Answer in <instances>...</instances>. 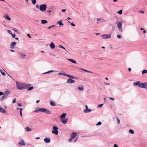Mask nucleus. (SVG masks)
<instances>
[{
  "mask_svg": "<svg viewBox=\"0 0 147 147\" xmlns=\"http://www.w3.org/2000/svg\"><path fill=\"white\" fill-rule=\"evenodd\" d=\"M16 86L18 89L20 90L26 89L28 86H30V84H26L16 81Z\"/></svg>",
  "mask_w": 147,
  "mask_h": 147,
  "instance_id": "1",
  "label": "nucleus"
},
{
  "mask_svg": "<svg viewBox=\"0 0 147 147\" xmlns=\"http://www.w3.org/2000/svg\"><path fill=\"white\" fill-rule=\"evenodd\" d=\"M133 84L134 86L138 85L140 88H144L146 89H147V82L142 83L140 81H138L134 82Z\"/></svg>",
  "mask_w": 147,
  "mask_h": 147,
  "instance_id": "2",
  "label": "nucleus"
},
{
  "mask_svg": "<svg viewBox=\"0 0 147 147\" xmlns=\"http://www.w3.org/2000/svg\"><path fill=\"white\" fill-rule=\"evenodd\" d=\"M38 111L42 112L47 114H50L51 113V112L46 109L38 107L36 108L35 110L34 111V112L36 113Z\"/></svg>",
  "mask_w": 147,
  "mask_h": 147,
  "instance_id": "3",
  "label": "nucleus"
},
{
  "mask_svg": "<svg viewBox=\"0 0 147 147\" xmlns=\"http://www.w3.org/2000/svg\"><path fill=\"white\" fill-rule=\"evenodd\" d=\"M53 130L52 131V133L56 135H58V128L57 126H54L53 127Z\"/></svg>",
  "mask_w": 147,
  "mask_h": 147,
  "instance_id": "4",
  "label": "nucleus"
},
{
  "mask_svg": "<svg viewBox=\"0 0 147 147\" xmlns=\"http://www.w3.org/2000/svg\"><path fill=\"white\" fill-rule=\"evenodd\" d=\"M47 7V5L45 4H43L40 6V9L42 11H44L46 10Z\"/></svg>",
  "mask_w": 147,
  "mask_h": 147,
  "instance_id": "5",
  "label": "nucleus"
},
{
  "mask_svg": "<svg viewBox=\"0 0 147 147\" xmlns=\"http://www.w3.org/2000/svg\"><path fill=\"white\" fill-rule=\"evenodd\" d=\"M122 22V21L121 20L117 23V27L119 28V30L121 32H122V25L121 24Z\"/></svg>",
  "mask_w": 147,
  "mask_h": 147,
  "instance_id": "6",
  "label": "nucleus"
},
{
  "mask_svg": "<svg viewBox=\"0 0 147 147\" xmlns=\"http://www.w3.org/2000/svg\"><path fill=\"white\" fill-rule=\"evenodd\" d=\"M102 38L105 39H107L110 38L111 37V35L109 34H103L102 35Z\"/></svg>",
  "mask_w": 147,
  "mask_h": 147,
  "instance_id": "7",
  "label": "nucleus"
},
{
  "mask_svg": "<svg viewBox=\"0 0 147 147\" xmlns=\"http://www.w3.org/2000/svg\"><path fill=\"white\" fill-rule=\"evenodd\" d=\"M18 143L19 144L22 146H25V142L22 139L20 140Z\"/></svg>",
  "mask_w": 147,
  "mask_h": 147,
  "instance_id": "8",
  "label": "nucleus"
},
{
  "mask_svg": "<svg viewBox=\"0 0 147 147\" xmlns=\"http://www.w3.org/2000/svg\"><path fill=\"white\" fill-rule=\"evenodd\" d=\"M17 43L16 42H11L10 45V48L12 49H13L15 46L16 45Z\"/></svg>",
  "mask_w": 147,
  "mask_h": 147,
  "instance_id": "9",
  "label": "nucleus"
},
{
  "mask_svg": "<svg viewBox=\"0 0 147 147\" xmlns=\"http://www.w3.org/2000/svg\"><path fill=\"white\" fill-rule=\"evenodd\" d=\"M75 82V81L70 78L68 79L67 81V83L68 84H72Z\"/></svg>",
  "mask_w": 147,
  "mask_h": 147,
  "instance_id": "10",
  "label": "nucleus"
},
{
  "mask_svg": "<svg viewBox=\"0 0 147 147\" xmlns=\"http://www.w3.org/2000/svg\"><path fill=\"white\" fill-rule=\"evenodd\" d=\"M61 122L63 124H66L67 121L68 119H67L65 118L63 119H61Z\"/></svg>",
  "mask_w": 147,
  "mask_h": 147,
  "instance_id": "11",
  "label": "nucleus"
},
{
  "mask_svg": "<svg viewBox=\"0 0 147 147\" xmlns=\"http://www.w3.org/2000/svg\"><path fill=\"white\" fill-rule=\"evenodd\" d=\"M19 54L21 57V58L22 59H24L26 56V55L23 53H20Z\"/></svg>",
  "mask_w": 147,
  "mask_h": 147,
  "instance_id": "12",
  "label": "nucleus"
},
{
  "mask_svg": "<svg viewBox=\"0 0 147 147\" xmlns=\"http://www.w3.org/2000/svg\"><path fill=\"white\" fill-rule=\"evenodd\" d=\"M76 135H77L76 133L75 132H73L71 134V137L72 138H74L76 136Z\"/></svg>",
  "mask_w": 147,
  "mask_h": 147,
  "instance_id": "13",
  "label": "nucleus"
},
{
  "mask_svg": "<svg viewBox=\"0 0 147 147\" xmlns=\"http://www.w3.org/2000/svg\"><path fill=\"white\" fill-rule=\"evenodd\" d=\"M0 112L3 113H5L6 112V111L4 109L0 107Z\"/></svg>",
  "mask_w": 147,
  "mask_h": 147,
  "instance_id": "14",
  "label": "nucleus"
},
{
  "mask_svg": "<svg viewBox=\"0 0 147 147\" xmlns=\"http://www.w3.org/2000/svg\"><path fill=\"white\" fill-rule=\"evenodd\" d=\"M64 75L65 76H66L67 77H69V78H70L74 79L75 78V77L74 76H71V75L67 74H64Z\"/></svg>",
  "mask_w": 147,
  "mask_h": 147,
  "instance_id": "15",
  "label": "nucleus"
},
{
  "mask_svg": "<svg viewBox=\"0 0 147 147\" xmlns=\"http://www.w3.org/2000/svg\"><path fill=\"white\" fill-rule=\"evenodd\" d=\"M44 141L46 143H49L50 142V139L45 138L44 139Z\"/></svg>",
  "mask_w": 147,
  "mask_h": 147,
  "instance_id": "16",
  "label": "nucleus"
},
{
  "mask_svg": "<svg viewBox=\"0 0 147 147\" xmlns=\"http://www.w3.org/2000/svg\"><path fill=\"white\" fill-rule=\"evenodd\" d=\"M91 111L92 110L89 109H84V112L85 113H88Z\"/></svg>",
  "mask_w": 147,
  "mask_h": 147,
  "instance_id": "17",
  "label": "nucleus"
},
{
  "mask_svg": "<svg viewBox=\"0 0 147 147\" xmlns=\"http://www.w3.org/2000/svg\"><path fill=\"white\" fill-rule=\"evenodd\" d=\"M32 129L29 127H26L25 128V131L27 132H29L32 131Z\"/></svg>",
  "mask_w": 147,
  "mask_h": 147,
  "instance_id": "18",
  "label": "nucleus"
},
{
  "mask_svg": "<svg viewBox=\"0 0 147 147\" xmlns=\"http://www.w3.org/2000/svg\"><path fill=\"white\" fill-rule=\"evenodd\" d=\"M67 60L70 61L71 62L73 63H75V64H76V62L73 59H67Z\"/></svg>",
  "mask_w": 147,
  "mask_h": 147,
  "instance_id": "19",
  "label": "nucleus"
},
{
  "mask_svg": "<svg viewBox=\"0 0 147 147\" xmlns=\"http://www.w3.org/2000/svg\"><path fill=\"white\" fill-rule=\"evenodd\" d=\"M10 93V92L9 90H7L5 92L4 95L7 97L8 95Z\"/></svg>",
  "mask_w": 147,
  "mask_h": 147,
  "instance_id": "20",
  "label": "nucleus"
},
{
  "mask_svg": "<svg viewBox=\"0 0 147 147\" xmlns=\"http://www.w3.org/2000/svg\"><path fill=\"white\" fill-rule=\"evenodd\" d=\"M4 17L7 20H11V18L7 15L5 14L4 15Z\"/></svg>",
  "mask_w": 147,
  "mask_h": 147,
  "instance_id": "21",
  "label": "nucleus"
},
{
  "mask_svg": "<svg viewBox=\"0 0 147 147\" xmlns=\"http://www.w3.org/2000/svg\"><path fill=\"white\" fill-rule=\"evenodd\" d=\"M50 47L52 49H54L55 47L54 43L53 42L51 43L50 44Z\"/></svg>",
  "mask_w": 147,
  "mask_h": 147,
  "instance_id": "22",
  "label": "nucleus"
},
{
  "mask_svg": "<svg viewBox=\"0 0 147 147\" xmlns=\"http://www.w3.org/2000/svg\"><path fill=\"white\" fill-rule=\"evenodd\" d=\"M66 115V114L65 113H63V114L60 116V117L61 118V119L65 118V117Z\"/></svg>",
  "mask_w": 147,
  "mask_h": 147,
  "instance_id": "23",
  "label": "nucleus"
},
{
  "mask_svg": "<svg viewBox=\"0 0 147 147\" xmlns=\"http://www.w3.org/2000/svg\"><path fill=\"white\" fill-rule=\"evenodd\" d=\"M57 24H59L60 26H63V24L62 23V20H60L57 22Z\"/></svg>",
  "mask_w": 147,
  "mask_h": 147,
  "instance_id": "24",
  "label": "nucleus"
},
{
  "mask_svg": "<svg viewBox=\"0 0 147 147\" xmlns=\"http://www.w3.org/2000/svg\"><path fill=\"white\" fill-rule=\"evenodd\" d=\"M6 97L4 94L3 96L0 98V100L1 101H2Z\"/></svg>",
  "mask_w": 147,
  "mask_h": 147,
  "instance_id": "25",
  "label": "nucleus"
},
{
  "mask_svg": "<svg viewBox=\"0 0 147 147\" xmlns=\"http://www.w3.org/2000/svg\"><path fill=\"white\" fill-rule=\"evenodd\" d=\"M50 105L53 106H55V104L54 102L53 101H50Z\"/></svg>",
  "mask_w": 147,
  "mask_h": 147,
  "instance_id": "26",
  "label": "nucleus"
},
{
  "mask_svg": "<svg viewBox=\"0 0 147 147\" xmlns=\"http://www.w3.org/2000/svg\"><path fill=\"white\" fill-rule=\"evenodd\" d=\"M41 23L42 24H45L47 23V21L45 20H42L41 21Z\"/></svg>",
  "mask_w": 147,
  "mask_h": 147,
  "instance_id": "27",
  "label": "nucleus"
},
{
  "mask_svg": "<svg viewBox=\"0 0 147 147\" xmlns=\"http://www.w3.org/2000/svg\"><path fill=\"white\" fill-rule=\"evenodd\" d=\"M78 89L79 90L83 91L84 90L83 86H82L81 87L78 86Z\"/></svg>",
  "mask_w": 147,
  "mask_h": 147,
  "instance_id": "28",
  "label": "nucleus"
},
{
  "mask_svg": "<svg viewBox=\"0 0 147 147\" xmlns=\"http://www.w3.org/2000/svg\"><path fill=\"white\" fill-rule=\"evenodd\" d=\"M147 73V70L146 69H143L142 71V74H145Z\"/></svg>",
  "mask_w": 147,
  "mask_h": 147,
  "instance_id": "29",
  "label": "nucleus"
},
{
  "mask_svg": "<svg viewBox=\"0 0 147 147\" xmlns=\"http://www.w3.org/2000/svg\"><path fill=\"white\" fill-rule=\"evenodd\" d=\"M0 71L1 74L4 76H5V72L2 69L0 70Z\"/></svg>",
  "mask_w": 147,
  "mask_h": 147,
  "instance_id": "30",
  "label": "nucleus"
},
{
  "mask_svg": "<svg viewBox=\"0 0 147 147\" xmlns=\"http://www.w3.org/2000/svg\"><path fill=\"white\" fill-rule=\"evenodd\" d=\"M33 88V86H31L29 87L27 90L28 91H29L32 90Z\"/></svg>",
  "mask_w": 147,
  "mask_h": 147,
  "instance_id": "31",
  "label": "nucleus"
},
{
  "mask_svg": "<svg viewBox=\"0 0 147 147\" xmlns=\"http://www.w3.org/2000/svg\"><path fill=\"white\" fill-rule=\"evenodd\" d=\"M31 1L32 4L34 5H35L36 2V0H31Z\"/></svg>",
  "mask_w": 147,
  "mask_h": 147,
  "instance_id": "32",
  "label": "nucleus"
},
{
  "mask_svg": "<svg viewBox=\"0 0 147 147\" xmlns=\"http://www.w3.org/2000/svg\"><path fill=\"white\" fill-rule=\"evenodd\" d=\"M122 10H121L117 12V13L119 14L120 15H121L122 14Z\"/></svg>",
  "mask_w": 147,
  "mask_h": 147,
  "instance_id": "33",
  "label": "nucleus"
},
{
  "mask_svg": "<svg viewBox=\"0 0 147 147\" xmlns=\"http://www.w3.org/2000/svg\"><path fill=\"white\" fill-rule=\"evenodd\" d=\"M129 133H131V134H133L134 133V131L133 130L131 129H130L129 130Z\"/></svg>",
  "mask_w": 147,
  "mask_h": 147,
  "instance_id": "34",
  "label": "nucleus"
},
{
  "mask_svg": "<svg viewBox=\"0 0 147 147\" xmlns=\"http://www.w3.org/2000/svg\"><path fill=\"white\" fill-rule=\"evenodd\" d=\"M7 32L10 34L11 35L12 34V33L11 32V30H8Z\"/></svg>",
  "mask_w": 147,
  "mask_h": 147,
  "instance_id": "35",
  "label": "nucleus"
},
{
  "mask_svg": "<svg viewBox=\"0 0 147 147\" xmlns=\"http://www.w3.org/2000/svg\"><path fill=\"white\" fill-rule=\"evenodd\" d=\"M83 70H84L85 71H86V72H87L90 73H93V72L90 71H88V70H86V69H83Z\"/></svg>",
  "mask_w": 147,
  "mask_h": 147,
  "instance_id": "36",
  "label": "nucleus"
},
{
  "mask_svg": "<svg viewBox=\"0 0 147 147\" xmlns=\"http://www.w3.org/2000/svg\"><path fill=\"white\" fill-rule=\"evenodd\" d=\"M103 104H100V105H98V108H100V107H102V106L103 105Z\"/></svg>",
  "mask_w": 147,
  "mask_h": 147,
  "instance_id": "37",
  "label": "nucleus"
},
{
  "mask_svg": "<svg viewBox=\"0 0 147 147\" xmlns=\"http://www.w3.org/2000/svg\"><path fill=\"white\" fill-rule=\"evenodd\" d=\"M56 72V71H55V70H50L49 71H48V72H49V73H50L51 72Z\"/></svg>",
  "mask_w": 147,
  "mask_h": 147,
  "instance_id": "38",
  "label": "nucleus"
},
{
  "mask_svg": "<svg viewBox=\"0 0 147 147\" xmlns=\"http://www.w3.org/2000/svg\"><path fill=\"white\" fill-rule=\"evenodd\" d=\"M102 124V123L100 121H99L96 124V125H101Z\"/></svg>",
  "mask_w": 147,
  "mask_h": 147,
  "instance_id": "39",
  "label": "nucleus"
},
{
  "mask_svg": "<svg viewBox=\"0 0 147 147\" xmlns=\"http://www.w3.org/2000/svg\"><path fill=\"white\" fill-rule=\"evenodd\" d=\"M59 48H62L63 49H65V48L64 47H63L62 45H59Z\"/></svg>",
  "mask_w": 147,
  "mask_h": 147,
  "instance_id": "40",
  "label": "nucleus"
},
{
  "mask_svg": "<svg viewBox=\"0 0 147 147\" xmlns=\"http://www.w3.org/2000/svg\"><path fill=\"white\" fill-rule=\"evenodd\" d=\"M68 22L70 23L71 24V26H75L76 25L74 24L73 23H70L69 21H68Z\"/></svg>",
  "mask_w": 147,
  "mask_h": 147,
  "instance_id": "41",
  "label": "nucleus"
},
{
  "mask_svg": "<svg viewBox=\"0 0 147 147\" xmlns=\"http://www.w3.org/2000/svg\"><path fill=\"white\" fill-rule=\"evenodd\" d=\"M55 26V25H52V26H49V27L48 28V29H51V28H53V27Z\"/></svg>",
  "mask_w": 147,
  "mask_h": 147,
  "instance_id": "42",
  "label": "nucleus"
},
{
  "mask_svg": "<svg viewBox=\"0 0 147 147\" xmlns=\"http://www.w3.org/2000/svg\"><path fill=\"white\" fill-rule=\"evenodd\" d=\"M117 121L118 124H119L120 123V121L119 118H117Z\"/></svg>",
  "mask_w": 147,
  "mask_h": 147,
  "instance_id": "43",
  "label": "nucleus"
},
{
  "mask_svg": "<svg viewBox=\"0 0 147 147\" xmlns=\"http://www.w3.org/2000/svg\"><path fill=\"white\" fill-rule=\"evenodd\" d=\"M11 35L12 36V37L13 38H14L15 37L16 35L15 34H11Z\"/></svg>",
  "mask_w": 147,
  "mask_h": 147,
  "instance_id": "44",
  "label": "nucleus"
},
{
  "mask_svg": "<svg viewBox=\"0 0 147 147\" xmlns=\"http://www.w3.org/2000/svg\"><path fill=\"white\" fill-rule=\"evenodd\" d=\"M117 37L119 38H120L121 37V36L120 35H117Z\"/></svg>",
  "mask_w": 147,
  "mask_h": 147,
  "instance_id": "45",
  "label": "nucleus"
},
{
  "mask_svg": "<svg viewBox=\"0 0 147 147\" xmlns=\"http://www.w3.org/2000/svg\"><path fill=\"white\" fill-rule=\"evenodd\" d=\"M74 138H72L71 137L70 139H69V140H68V141L69 142H71L72 140Z\"/></svg>",
  "mask_w": 147,
  "mask_h": 147,
  "instance_id": "46",
  "label": "nucleus"
},
{
  "mask_svg": "<svg viewBox=\"0 0 147 147\" xmlns=\"http://www.w3.org/2000/svg\"><path fill=\"white\" fill-rule=\"evenodd\" d=\"M109 99L112 100H114V99L113 98L110 97H109Z\"/></svg>",
  "mask_w": 147,
  "mask_h": 147,
  "instance_id": "47",
  "label": "nucleus"
},
{
  "mask_svg": "<svg viewBox=\"0 0 147 147\" xmlns=\"http://www.w3.org/2000/svg\"><path fill=\"white\" fill-rule=\"evenodd\" d=\"M18 106L19 107H22V105L21 103H18Z\"/></svg>",
  "mask_w": 147,
  "mask_h": 147,
  "instance_id": "48",
  "label": "nucleus"
},
{
  "mask_svg": "<svg viewBox=\"0 0 147 147\" xmlns=\"http://www.w3.org/2000/svg\"><path fill=\"white\" fill-rule=\"evenodd\" d=\"M139 13H142V14H144V11H143L141 10L139 11Z\"/></svg>",
  "mask_w": 147,
  "mask_h": 147,
  "instance_id": "49",
  "label": "nucleus"
},
{
  "mask_svg": "<svg viewBox=\"0 0 147 147\" xmlns=\"http://www.w3.org/2000/svg\"><path fill=\"white\" fill-rule=\"evenodd\" d=\"M4 94V93L2 92H0V96H1Z\"/></svg>",
  "mask_w": 147,
  "mask_h": 147,
  "instance_id": "50",
  "label": "nucleus"
},
{
  "mask_svg": "<svg viewBox=\"0 0 147 147\" xmlns=\"http://www.w3.org/2000/svg\"><path fill=\"white\" fill-rule=\"evenodd\" d=\"M13 30L14 31H15V32H18V30H17V29H16V28H13Z\"/></svg>",
  "mask_w": 147,
  "mask_h": 147,
  "instance_id": "51",
  "label": "nucleus"
},
{
  "mask_svg": "<svg viewBox=\"0 0 147 147\" xmlns=\"http://www.w3.org/2000/svg\"><path fill=\"white\" fill-rule=\"evenodd\" d=\"M16 102V98H15L13 100V103H14L15 102Z\"/></svg>",
  "mask_w": 147,
  "mask_h": 147,
  "instance_id": "52",
  "label": "nucleus"
},
{
  "mask_svg": "<svg viewBox=\"0 0 147 147\" xmlns=\"http://www.w3.org/2000/svg\"><path fill=\"white\" fill-rule=\"evenodd\" d=\"M27 36H28V37H29L30 38H31L30 35L29 34H27Z\"/></svg>",
  "mask_w": 147,
  "mask_h": 147,
  "instance_id": "53",
  "label": "nucleus"
},
{
  "mask_svg": "<svg viewBox=\"0 0 147 147\" xmlns=\"http://www.w3.org/2000/svg\"><path fill=\"white\" fill-rule=\"evenodd\" d=\"M66 11V9H62V10H61V11H62V12H65V11Z\"/></svg>",
  "mask_w": 147,
  "mask_h": 147,
  "instance_id": "54",
  "label": "nucleus"
},
{
  "mask_svg": "<svg viewBox=\"0 0 147 147\" xmlns=\"http://www.w3.org/2000/svg\"><path fill=\"white\" fill-rule=\"evenodd\" d=\"M101 20V19L100 18H98L97 19V20L98 21H99Z\"/></svg>",
  "mask_w": 147,
  "mask_h": 147,
  "instance_id": "55",
  "label": "nucleus"
},
{
  "mask_svg": "<svg viewBox=\"0 0 147 147\" xmlns=\"http://www.w3.org/2000/svg\"><path fill=\"white\" fill-rule=\"evenodd\" d=\"M20 115L21 117H22V112H21V111H20Z\"/></svg>",
  "mask_w": 147,
  "mask_h": 147,
  "instance_id": "56",
  "label": "nucleus"
},
{
  "mask_svg": "<svg viewBox=\"0 0 147 147\" xmlns=\"http://www.w3.org/2000/svg\"><path fill=\"white\" fill-rule=\"evenodd\" d=\"M128 71H131V68H129L128 69Z\"/></svg>",
  "mask_w": 147,
  "mask_h": 147,
  "instance_id": "57",
  "label": "nucleus"
},
{
  "mask_svg": "<svg viewBox=\"0 0 147 147\" xmlns=\"http://www.w3.org/2000/svg\"><path fill=\"white\" fill-rule=\"evenodd\" d=\"M85 107V108H86L85 109H88V107L87 105H86Z\"/></svg>",
  "mask_w": 147,
  "mask_h": 147,
  "instance_id": "58",
  "label": "nucleus"
},
{
  "mask_svg": "<svg viewBox=\"0 0 147 147\" xmlns=\"http://www.w3.org/2000/svg\"><path fill=\"white\" fill-rule=\"evenodd\" d=\"M10 51L11 52H14V51L12 49H10Z\"/></svg>",
  "mask_w": 147,
  "mask_h": 147,
  "instance_id": "59",
  "label": "nucleus"
},
{
  "mask_svg": "<svg viewBox=\"0 0 147 147\" xmlns=\"http://www.w3.org/2000/svg\"><path fill=\"white\" fill-rule=\"evenodd\" d=\"M105 84L106 85H110V84L109 83H105Z\"/></svg>",
  "mask_w": 147,
  "mask_h": 147,
  "instance_id": "60",
  "label": "nucleus"
},
{
  "mask_svg": "<svg viewBox=\"0 0 147 147\" xmlns=\"http://www.w3.org/2000/svg\"><path fill=\"white\" fill-rule=\"evenodd\" d=\"M40 100H38L36 101V103H38L39 102Z\"/></svg>",
  "mask_w": 147,
  "mask_h": 147,
  "instance_id": "61",
  "label": "nucleus"
},
{
  "mask_svg": "<svg viewBox=\"0 0 147 147\" xmlns=\"http://www.w3.org/2000/svg\"><path fill=\"white\" fill-rule=\"evenodd\" d=\"M64 74H62V73H58V75H64Z\"/></svg>",
  "mask_w": 147,
  "mask_h": 147,
  "instance_id": "62",
  "label": "nucleus"
},
{
  "mask_svg": "<svg viewBox=\"0 0 147 147\" xmlns=\"http://www.w3.org/2000/svg\"><path fill=\"white\" fill-rule=\"evenodd\" d=\"M49 73L48 72V71L47 72L44 73L43 74H49Z\"/></svg>",
  "mask_w": 147,
  "mask_h": 147,
  "instance_id": "63",
  "label": "nucleus"
},
{
  "mask_svg": "<svg viewBox=\"0 0 147 147\" xmlns=\"http://www.w3.org/2000/svg\"><path fill=\"white\" fill-rule=\"evenodd\" d=\"M22 108H20V111H21L22 112Z\"/></svg>",
  "mask_w": 147,
  "mask_h": 147,
  "instance_id": "64",
  "label": "nucleus"
}]
</instances>
